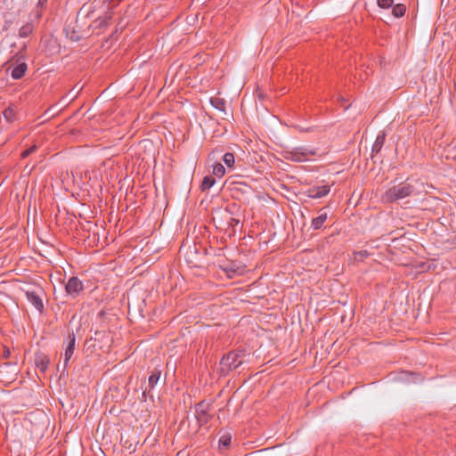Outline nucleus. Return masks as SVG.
Masks as SVG:
<instances>
[{
	"mask_svg": "<svg viewBox=\"0 0 456 456\" xmlns=\"http://www.w3.org/2000/svg\"><path fill=\"white\" fill-rule=\"evenodd\" d=\"M412 191L413 186L407 183H401L386 191L382 195V200L385 202H394L410 196Z\"/></svg>",
	"mask_w": 456,
	"mask_h": 456,
	"instance_id": "f257e3e1",
	"label": "nucleus"
},
{
	"mask_svg": "<svg viewBox=\"0 0 456 456\" xmlns=\"http://www.w3.org/2000/svg\"><path fill=\"white\" fill-rule=\"evenodd\" d=\"M316 154L317 151L315 149L306 146H298L291 150L285 151L284 158L295 162H304L309 160L311 157L315 156Z\"/></svg>",
	"mask_w": 456,
	"mask_h": 456,
	"instance_id": "f03ea898",
	"label": "nucleus"
},
{
	"mask_svg": "<svg viewBox=\"0 0 456 456\" xmlns=\"http://www.w3.org/2000/svg\"><path fill=\"white\" fill-rule=\"evenodd\" d=\"M240 357V354L235 352H230L224 355L220 361L222 374L225 375L230 370L237 369L242 363Z\"/></svg>",
	"mask_w": 456,
	"mask_h": 456,
	"instance_id": "7ed1b4c3",
	"label": "nucleus"
},
{
	"mask_svg": "<svg viewBox=\"0 0 456 456\" xmlns=\"http://www.w3.org/2000/svg\"><path fill=\"white\" fill-rule=\"evenodd\" d=\"M84 289L83 282L77 277H71L66 286L65 290L67 294L72 298L79 296L80 292Z\"/></svg>",
	"mask_w": 456,
	"mask_h": 456,
	"instance_id": "20e7f679",
	"label": "nucleus"
},
{
	"mask_svg": "<svg viewBox=\"0 0 456 456\" xmlns=\"http://www.w3.org/2000/svg\"><path fill=\"white\" fill-rule=\"evenodd\" d=\"M195 416L200 425L207 424L210 419L208 405L203 402L198 403L195 408Z\"/></svg>",
	"mask_w": 456,
	"mask_h": 456,
	"instance_id": "39448f33",
	"label": "nucleus"
},
{
	"mask_svg": "<svg viewBox=\"0 0 456 456\" xmlns=\"http://www.w3.org/2000/svg\"><path fill=\"white\" fill-rule=\"evenodd\" d=\"M75 342H76V336L75 334L69 333L68 336V345L65 348L64 352V369L67 368L69 364V361L72 357L75 350Z\"/></svg>",
	"mask_w": 456,
	"mask_h": 456,
	"instance_id": "423d86ee",
	"label": "nucleus"
},
{
	"mask_svg": "<svg viewBox=\"0 0 456 456\" xmlns=\"http://www.w3.org/2000/svg\"><path fill=\"white\" fill-rule=\"evenodd\" d=\"M330 191V187L329 185H320L314 186L306 191V195L312 199H319L326 196Z\"/></svg>",
	"mask_w": 456,
	"mask_h": 456,
	"instance_id": "0eeeda50",
	"label": "nucleus"
},
{
	"mask_svg": "<svg viewBox=\"0 0 456 456\" xmlns=\"http://www.w3.org/2000/svg\"><path fill=\"white\" fill-rule=\"evenodd\" d=\"M222 269L228 278H233L238 275H242L245 271V267L243 265H240L235 263L229 264L222 267Z\"/></svg>",
	"mask_w": 456,
	"mask_h": 456,
	"instance_id": "6e6552de",
	"label": "nucleus"
},
{
	"mask_svg": "<svg viewBox=\"0 0 456 456\" xmlns=\"http://www.w3.org/2000/svg\"><path fill=\"white\" fill-rule=\"evenodd\" d=\"M26 297L29 303H31L34 307L39 311L42 312L44 309V304L43 301L39 296V294L35 290H27L26 291Z\"/></svg>",
	"mask_w": 456,
	"mask_h": 456,
	"instance_id": "1a4fd4ad",
	"label": "nucleus"
},
{
	"mask_svg": "<svg viewBox=\"0 0 456 456\" xmlns=\"http://www.w3.org/2000/svg\"><path fill=\"white\" fill-rule=\"evenodd\" d=\"M160 375H161V371L160 370H155L149 377L148 379V387H145L144 391H143V395L147 392V391H151V389L154 388V387L156 386V384L158 383V381L159 380V378H160Z\"/></svg>",
	"mask_w": 456,
	"mask_h": 456,
	"instance_id": "9d476101",
	"label": "nucleus"
},
{
	"mask_svg": "<svg viewBox=\"0 0 456 456\" xmlns=\"http://www.w3.org/2000/svg\"><path fill=\"white\" fill-rule=\"evenodd\" d=\"M26 70L27 64L25 62H21L12 69L11 76L13 79H20L24 76Z\"/></svg>",
	"mask_w": 456,
	"mask_h": 456,
	"instance_id": "9b49d317",
	"label": "nucleus"
},
{
	"mask_svg": "<svg viewBox=\"0 0 456 456\" xmlns=\"http://www.w3.org/2000/svg\"><path fill=\"white\" fill-rule=\"evenodd\" d=\"M326 220L327 213L322 212V209L320 215L312 220V228H314V230L320 229Z\"/></svg>",
	"mask_w": 456,
	"mask_h": 456,
	"instance_id": "f8f14e48",
	"label": "nucleus"
},
{
	"mask_svg": "<svg viewBox=\"0 0 456 456\" xmlns=\"http://www.w3.org/2000/svg\"><path fill=\"white\" fill-rule=\"evenodd\" d=\"M385 142V134H379L373 143L372 151L378 153Z\"/></svg>",
	"mask_w": 456,
	"mask_h": 456,
	"instance_id": "ddd939ff",
	"label": "nucleus"
},
{
	"mask_svg": "<svg viewBox=\"0 0 456 456\" xmlns=\"http://www.w3.org/2000/svg\"><path fill=\"white\" fill-rule=\"evenodd\" d=\"M406 11L405 5L398 4L393 6L392 13L395 18H401L404 15Z\"/></svg>",
	"mask_w": 456,
	"mask_h": 456,
	"instance_id": "4468645a",
	"label": "nucleus"
},
{
	"mask_svg": "<svg viewBox=\"0 0 456 456\" xmlns=\"http://www.w3.org/2000/svg\"><path fill=\"white\" fill-rule=\"evenodd\" d=\"M216 183V179L211 175H207L204 177L201 183V190L207 191L210 189Z\"/></svg>",
	"mask_w": 456,
	"mask_h": 456,
	"instance_id": "2eb2a0df",
	"label": "nucleus"
},
{
	"mask_svg": "<svg viewBox=\"0 0 456 456\" xmlns=\"http://www.w3.org/2000/svg\"><path fill=\"white\" fill-rule=\"evenodd\" d=\"M33 25L32 23H27L25 25H23L20 30H19V36L20 37H27L28 36H29L32 31H33Z\"/></svg>",
	"mask_w": 456,
	"mask_h": 456,
	"instance_id": "dca6fc26",
	"label": "nucleus"
},
{
	"mask_svg": "<svg viewBox=\"0 0 456 456\" xmlns=\"http://www.w3.org/2000/svg\"><path fill=\"white\" fill-rule=\"evenodd\" d=\"M223 161L227 166V167H232L235 163L234 155L231 152H227L223 157Z\"/></svg>",
	"mask_w": 456,
	"mask_h": 456,
	"instance_id": "f3484780",
	"label": "nucleus"
},
{
	"mask_svg": "<svg viewBox=\"0 0 456 456\" xmlns=\"http://www.w3.org/2000/svg\"><path fill=\"white\" fill-rule=\"evenodd\" d=\"M213 174L217 177H223L225 174V168L221 163H216L213 167Z\"/></svg>",
	"mask_w": 456,
	"mask_h": 456,
	"instance_id": "a211bd4d",
	"label": "nucleus"
},
{
	"mask_svg": "<svg viewBox=\"0 0 456 456\" xmlns=\"http://www.w3.org/2000/svg\"><path fill=\"white\" fill-rule=\"evenodd\" d=\"M49 364V359L46 357H41L36 361V365L42 371H45Z\"/></svg>",
	"mask_w": 456,
	"mask_h": 456,
	"instance_id": "6ab92c4d",
	"label": "nucleus"
},
{
	"mask_svg": "<svg viewBox=\"0 0 456 456\" xmlns=\"http://www.w3.org/2000/svg\"><path fill=\"white\" fill-rule=\"evenodd\" d=\"M14 116H15V112L12 107H9L4 110V117L5 118V119L7 121L11 122L13 119Z\"/></svg>",
	"mask_w": 456,
	"mask_h": 456,
	"instance_id": "aec40b11",
	"label": "nucleus"
},
{
	"mask_svg": "<svg viewBox=\"0 0 456 456\" xmlns=\"http://www.w3.org/2000/svg\"><path fill=\"white\" fill-rule=\"evenodd\" d=\"M232 441V437L230 435H224L219 439V445H223L224 447H227L230 445Z\"/></svg>",
	"mask_w": 456,
	"mask_h": 456,
	"instance_id": "412c9836",
	"label": "nucleus"
},
{
	"mask_svg": "<svg viewBox=\"0 0 456 456\" xmlns=\"http://www.w3.org/2000/svg\"><path fill=\"white\" fill-rule=\"evenodd\" d=\"M394 0H378V5L380 8H389L393 6Z\"/></svg>",
	"mask_w": 456,
	"mask_h": 456,
	"instance_id": "4be33fe9",
	"label": "nucleus"
},
{
	"mask_svg": "<svg viewBox=\"0 0 456 456\" xmlns=\"http://www.w3.org/2000/svg\"><path fill=\"white\" fill-rule=\"evenodd\" d=\"M211 104L219 110H223V108L224 107V101L219 98L211 99Z\"/></svg>",
	"mask_w": 456,
	"mask_h": 456,
	"instance_id": "5701e85b",
	"label": "nucleus"
},
{
	"mask_svg": "<svg viewBox=\"0 0 456 456\" xmlns=\"http://www.w3.org/2000/svg\"><path fill=\"white\" fill-rule=\"evenodd\" d=\"M37 149V146L36 145H33L31 147H29L28 149H27L26 151H24L22 153H21V158L25 159L27 158L28 156H29L31 153H33Z\"/></svg>",
	"mask_w": 456,
	"mask_h": 456,
	"instance_id": "b1692460",
	"label": "nucleus"
},
{
	"mask_svg": "<svg viewBox=\"0 0 456 456\" xmlns=\"http://www.w3.org/2000/svg\"><path fill=\"white\" fill-rule=\"evenodd\" d=\"M47 0H38L37 6L43 7Z\"/></svg>",
	"mask_w": 456,
	"mask_h": 456,
	"instance_id": "393cba45",
	"label": "nucleus"
}]
</instances>
